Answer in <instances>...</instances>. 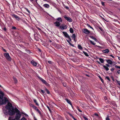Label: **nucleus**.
<instances>
[{"label":"nucleus","instance_id":"nucleus-1","mask_svg":"<svg viewBox=\"0 0 120 120\" xmlns=\"http://www.w3.org/2000/svg\"><path fill=\"white\" fill-rule=\"evenodd\" d=\"M5 108L6 109L8 110V111L6 110H3V112L5 114L7 115L8 114L9 115H12V114L14 113L13 111L15 109V108L13 107L11 103H8L7 105L6 106Z\"/></svg>","mask_w":120,"mask_h":120},{"label":"nucleus","instance_id":"nucleus-2","mask_svg":"<svg viewBox=\"0 0 120 120\" xmlns=\"http://www.w3.org/2000/svg\"><path fill=\"white\" fill-rule=\"evenodd\" d=\"M4 94L2 91H0V105L5 104L8 101V100L5 97L3 98Z\"/></svg>","mask_w":120,"mask_h":120},{"label":"nucleus","instance_id":"nucleus-3","mask_svg":"<svg viewBox=\"0 0 120 120\" xmlns=\"http://www.w3.org/2000/svg\"><path fill=\"white\" fill-rule=\"evenodd\" d=\"M13 112H14V113L12 114V115H14L15 113H17L15 116V119L16 120H19L20 118L21 115L20 111L15 108V109Z\"/></svg>","mask_w":120,"mask_h":120},{"label":"nucleus","instance_id":"nucleus-4","mask_svg":"<svg viewBox=\"0 0 120 120\" xmlns=\"http://www.w3.org/2000/svg\"><path fill=\"white\" fill-rule=\"evenodd\" d=\"M38 78L41 81L44 83L47 86L49 85V84L44 80L38 76Z\"/></svg>","mask_w":120,"mask_h":120},{"label":"nucleus","instance_id":"nucleus-5","mask_svg":"<svg viewBox=\"0 0 120 120\" xmlns=\"http://www.w3.org/2000/svg\"><path fill=\"white\" fill-rule=\"evenodd\" d=\"M4 56L5 57L6 59L8 60L11 61V58L8 53H4Z\"/></svg>","mask_w":120,"mask_h":120},{"label":"nucleus","instance_id":"nucleus-6","mask_svg":"<svg viewBox=\"0 0 120 120\" xmlns=\"http://www.w3.org/2000/svg\"><path fill=\"white\" fill-rule=\"evenodd\" d=\"M62 32L65 37L68 38L70 41H71V39L70 38V36L68 34L67 32L63 31Z\"/></svg>","mask_w":120,"mask_h":120},{"label":"nucleus","instance_id":"nucleus-7","mask_svg":"<svg viewBox=\"0 0 120 120\" xmlns=\"http://www.w3.org/2000/svg\"><path fill=\"white\" fill-rule=\"evenodd\" d=\"M64 17L65 19L67 20L69 22H72V20L70 18L67 17L66 15L64 16Z\"/></svg>","mask_w":120,"mask_h":120},{"label":"nucleus","instance_id":"nucleus-8","mask_svg":"<svg viewBox=\"0 0 120 120\" xmlns=\"http://www.w3.org/2000/svg\"><path fill=\"white\" fill-rule=\"evenodd\" d=\"M82 32L85 34H89L90 33V31L86 29H84L82 30Z\"/></svg>","mask_w":120,"mask_h":120},{"label":"nucleus","instance_id":"nucleus-9","mask_svg":"<svg viewBox=\"0 0 120 120\" xmlns=\"http://www.w3.org/2000/svg\"><path fill=\"white\" fill-rule=\"evenodd\" d=\"M11 15L13 17L15 18L16 20L18 21L20 19V18L19 17V16H17V15H15L14 14H12Z\"/></svg>","mask_w":120,"mask_h":120},{"label":"nucleus","instance_id":"nucleus-10","mask_svg":"<svg viewBox=\"0 0 120 120\" xmlns=\"http://www.w3.org/2000/svg\"><path fill=\"white\" fill-rule=\"evenodd\" d=\"M54 24L56 26L58 27L60 25L61 23L60 22L57 21L54 22Z\"/></svg>","mask_w":120,"mask_h":120},{"label":"nucleus","instance_id":"nucleus-11","mask_svg":"<svg viewBox=\"0 0 120 120\" xmlns=\"http://www.w3.org/2000/svg\"><path fill=\"white\" fill-rule=\"evenodd\" d=\"M31 63L34 66H36L37 64V63L33 60H32L31 61Z\"/></svg>","mask_w":120,"mask_h":120},{"label":"nucleus","instance_id":"nucleus-12","mask_svg":"<svg viewBox=\"0 0 120 120\" xmlns=\"http://www.w3.org/2000/svg\"><path fill=\"white\" fill-rule=\"evenodd\" d=\"M102 52L105 53H108L109 52V50L107 49H106L102 51Z\"/></svg>","mask_w":120,"mask_h":120},{"label":"nucleus","instance_id":"nucleus-13","mask_svg":"<svg viewBox=\"0 0 120 120\" xmlns=\"http://www.w3.org/2000/svg\"><path fill=\"white\" fill-rule=\"evenodd\" d=\"M43 6L45 8H48L50 7L49 5L47 4H44Z\"/></svg>","mask_w":120,"mask_h":120},{"label":"nucleus","instance_id":"nucleus-14","mask_svg":"<svg viewBox=\"0 0 120 120\" xmlns=\"http://www.w3.org/2000/svg\"><path fill=\"white\" fill-rule=\"evenodd\" d=\"M107 62L109 64H111L112 63V61L111 60H106Z\"/></svg>","mask_w":120,"mask_h":120},{"label":"nucleus","instance_id":"nucleus-15","mask_svg":"<svg viewBox=\"0 0 120 120\" xmlns=\"http://www.w3.org/2000/svg\"><path fill=\"white\" fill-rule=\"evenodd\" d=\"M56 20L59 21L58 22H62V20L60 17H59L57 18Z\"/></svg>","mask_w":120,"mask_h":120},{"label":"nucleus","instance_id":"nucleus-16","mask_svg":"<svg viewBox=\"0 0 120 120\" xmlns=\"http://www.w3.org/2000/svg\"><path fill=\"white\" fill-rule=\"evenodd\" d=\"M60 28L62 30H64V29H66L67 28V26H66L65 25L61 27L60 26Z\"/></svg>","mask_w":120,"mask_h":120},{"label":"nucleus","instance_id":"nucleus-17","mask_svg":"<svg viewBox=\"0 0 120 120\" xmlns=\"http://www.w3.org/2000/svg\"><path fill=\"white\" fill-rule=\"evenodd\" d=\"M103 67L105 69L106 71H108L109 70V69L107 66L104 65H103Z\"/></svg>","mask_w":120,"mask_h":120},{"label":"nucleus","instance_id":"nucleus-18","mask_svg":"<svg viewBox=\"0 0 120 120\" xmlns=\"http://www.w3.org/2000/svg\"><path fill=\"white\" fill-rule=\"evenodd\" d=\"M72 37L74 41H75V39L76 36L75 34H73L72 35Z\"/></svg>","mask_w":120,"mask_h":120},{"label":"nucleus","instance_id":"nucleus-19","mask_svg":"<svg viewBox=\"0 0 120 120\" xmlns=\"http://www.w3.org/2000/svg\"><path fill=\"white\" fill-rule=\"evenodd\" d=\"M99 60L101 63H103L104 62V60L101 58H99Z\"/></svg>","mask_w":120,"mask_h":120},{"label":"nucleus","instance_id":"nucleus-20","mask_svg":"<svg viewBox=\"0 0 120 120\" xmlns=\"http://www.w3.org/2000/svg\"><path fill=\"white\" fill-rule=\"evenodd\" d=\"M89 41L90 42V43L91 44H92V45H95L96 44V43L95 42H94L93 41H92L90 40Z\"/></svg>","mask_w":120,"mask_h":120},{"label":"nucleus","instance_id":"nucleus-21","mask_svg":"<svg viewBox=\"0 0 120 120\" xmlns=\"http://www.w3.org/2000/svg\"><path fill=\"white\" fill-rule=\"evenodd\" d=\"M66 100L67 102L69 104L71 105H72V104L70 101L68 99H67Z\"/></svg>","mask_w":120,"mask_h":120},{"label":"nucleus","instance_id":"nucleus-22","mask_svg":"<svg viewBox=\"0 0 120 120\" xmlns=\"http://www.w3.org/2000/svg\"><path fill=\"white\" fill-rule=\"evenodd\" d=\"M34 102L35 103L36 105H37V106H39V104L38 103L37 100L35 99H34Z\"/></svg>","mask_w":120,"mask_h":120},{"label":"nucleus","instance_id":"nucleus-23","mask_svg":"<svg viewBox=\"0 0 120 120\" xmlns=\"http://www.w3.org/2000/svg\"><path fill=\"white\" fill-rule=\"evenodd\" d=\"M70 32L71 33H73V29L71 28H70Z\"/></svg>","mask_w":120,"mask_h":120},{"label":"nucleus","instance_id":"nucleus-24","mask_svg":"<svg viewBox=\"0 0 120 120\" xmlns=\"http://www.w3.org/2000/svg\"><path fill=\"white\" fill-rule=\"evenodd\" d=\"M78 48L80 49L81 50L82 49V47L80 45H78Z\"/></svg>","mask_w":120,"mask_h":120},{"label":"nucleus","instance_id":"nucleus-25","mask_svg":"<svg viewBox=\"0 0 120 120\" xmlns=\"http://www.w3.org/2000/svg\"><path fill=\"white\" fill-rule=\"evenodd\" d=\"M83 52L84 55L86 56H89L88 53L84 51H83Z\"/></svg>","mask_w":120,"mask_h":120},{"label":"nucleus","instance_id":"nucleus-26","mask_svg":"<svg viewBox=\"0 0 120 120\" xmlns=\"http://www.w3.org/2000/svg\"><path fill=\"white\" fill-rule=\"evenodd\" d=\"M87 25L88 27H90V28L92 29L93 30H94V29L93 28V27L91 26L89 24H87Z\"/></svg>","mask_w":120,"mask_h":120},{"label":"nucleus","instance_id":"nucleus-27","mask_svg":"<svg viewBox=\"0 0 120 120\" xmlns=\"http://www.w3.org/2000/svg\"><path fill=\"white\" fill-rule=\"evenodd\" d=\"M13 79L14 80V82H15L16 83H17V79H16L15 78H13Z\"/></svg>","mask_w":120,"mask_h":120},{"label":"nucleus","instance_id":"nucleus-28","mask_svg":"<svg viewBox=\"0 0 120 120\" xmlns=\"http://www.w3.org/2000/svg\"><path fill=\"white\" fill-rule=\"evenodd\" d=\"M69 114V115L71 116L72 118L73 119H74V118H75L71 114V113H68Z\"/></svg>","mask_w":120,"mask_h":120},{"label":"nucleus","instance_id":"nucleus-29","mask_svg":"<svg viewBox=\"0 0 120 120\" xmlns=\"http://www.w3.org/2000/svg\"><path fill=\"white\" fill-rule=\"evenodd\" d=\"M99 77L100 79L102 82V83H104V81L103 79L101 78V77L100 76H99Z\"/></svg>","mask_w":120,"mask_h":120},{"label":"nucleus","instance_id":"nucleus-30","mask_svg":"<svg viewBox=\"0 0 120 120\" xmlns=\"http://www.w3.org/2000/svg\"><path fill=\"white\" fill-rule=\"evenodd\" d=\"M82 117L84 118L85 120H88V119L84 116H83Z\"/></svg>","mask_w":120,"mask_h":120},{"label":"nucleus","instance_id":"nucleus-31","mask_svg":"<svg viewBox=\"0 0 120 120\" xmlns=\"http://www.w3.org/2000/svg\"><path fill=\"white\" fill-rule=\"evenodd\" d=\"M33 108L35 110H37L38 109H37V107L34 105V106L33 107Z\"/></svg>","mask_w":120,"mask_h":120},{"label":"nucleus","instance_id":"nucleus-32","mask_svg":"<svg viewBox=\"0 0 120 120\" xmlns=\"http://www.w3.org/2000/svg\"><path fill=\"white\" fill-rule=\"evenodd\" d=\"M20 120H27L25 117L22 118Z\"/></svg>","mask_w":120,"mask_h":120},{"label":"nucleus","instance_id":"nucleus-33","mask_svg":"<svg viewBox=\"0 0 120 120\" xmlns=\"http://www.w3.org/2000/svg\"><path fill=\"white\" fill-rule=\"evenodd\" d=\"M46 107H47V108L48 109H49V111H50V112H51L52 111L50 109L49 107L47 105L46 106Z\"/></svg>","mask_w":120,"mask_h":120},{"label":"nucleus","instance_id":"nucleus-34","mask_svg":"<svg viewBox=\"0 0 120 120\" xmlns=\"http://www.w3.org/2000/svg\"><path fill=\"white\" fill-rule=\"evenodd\" d=\"M106 78L109 81H110L109 78L108 76H106Z\"/></svg>","mask_w":120,"mask_h":120},{"label":"nucleus","instance_id":"nucleus-35","mask_svg":"<svg viewBox=\"0 0 120 120\" xmlns=\"http://www.w3.org/2000/svg\"><path fill=\"white\" fill-rule=\"evenodd\" d=\"M115 67L116 68H118L120 69V66H118L117 65H116L115 66Z\"/></svg>","mask_w":120,"mask_h":120},{"label":"nucleus","instance_id":"nucleus-36","mask_svg":"<svg viewBox=\"0 0 120 120\" xmlns=\"http://www.w3.org/2000/svg\"><path fill=\"white\" fill-rule=\"evenodd\" d=\"M29 105L30 106H31V107H32L34 106V105H33V104H31L30 103H29Z\"/></svg>","mask_w":120,"mask_h":120},{"label":"nucleus","instance_id":"nucleus-37","mask_svg":"<svg viewBox=\"0 0 120 120\" xmlns=\"http://www.w3.org/2000/svg\"><path fill=\"white\" fill-rule=\"evenodd\" d=\"M36 110L37 111V112L39 113L40 114H41V112L38 109Z\"/></svg>","mask_w":120,"mask_h":120},{"label":"nucleus","instance_id":"nucleus-38","mask_svg":"<svg viewBox=\"0 0 120 120\" xmlns=\"http://www.w3.org/2000/svg\"><path fill=\"white\" fill-rule=\"evenodd\" d=\"M91 38H92V39H94V36H90L89 37Z\"/></svg>","mask_w":120,"mask_h":120},{"label":"nucleus","instance_id":"nucleus-39","mask_svg":"<svg viewBox=\"0 0 120 120\" xmlns=\"http://www.w3.org/2000/svg\"><path fill=\"white\" fill-rule=\"evenodd\" d=\"M106 120H110L108 116H107L106 118Z\"/></svg>","mask_w":120,"mask_h":120},{"label":"nucleus","instance_id":"nucleus-40","mask_svg":"<svg viewBox=\"0 0 120 120\" xmlns=\"http://www.w3.org/2000/svg\"><path fill=\"white\" fill-rule=\"evenodd\" d=\"M12 29H13L14 30H16V28L14 26H13L12 27Z\"/></svg>","mask_w":120,"mask_h":120},{"label":"nucleus","instance_id":"nucleus-41","mask_svg":"<svg viewBox=\"0 0 120 120\" xmlns=\"http://www.w3.org/2000/svg\"><path fill=\"white\" fill-rule=\"evenodd\" d=\"M93 40L96 42H98V40L96 38H94Z\"/></svg>","mask_w":120,"mask_h":120},{"label":"nucleus","instance_id":"nucleus-42","mask_svg":"<svg viewBox=\"0 0 120 120\" xmlns=\"http://www.w3.org/2000/svg\"><path fill=\"white\" fill-rule=\"evenodd\" d=\"M41 91L42 92V93L43 94H44L45 93V91L44 90H41Z\"/></svg>","mask_w":120,"mask_h":120},{"label":"nucleus","instance_id":"nucleus-43","mask_svg":"<svg viewBox=\"0 0 120 120\" xmlns=\"http://www.w3.org/2000/svg\"><path fill=\"white\" fill-rule=\"evenodd\" d=\"M117 82L119 85L120 86V81H117Z\"/></svg>","mask_w":120,"mask_h":120},{"label":"nucleus","instance_id":"nucleus-44","mask_svg":"<svg viewBox=\"0 0 120 120\" xmlns=\"http://www.w3.org/2000/svg\"><path fill=\"white\" fill-rule=\"evenodd\" d=\"M114 70V68H111L110 69V70L111 71H113Z\"/></svg>","mask_w":120,"mask_h":120},{"label":"nucleus","instance_id":"nucleus-45","mask_svg":"<svg viewBox=\"0 0 120 120\" xmlns=\"http://www.w3.org/2000/svg\"><path fill=\"white\" fill-rule=\"evenodd\" d=\"M94 115L96 116H98V115L97 113H95L94 114Z\"/></svg>","mask_w":120,"mask_h":120},{"label":"nucleus","instance_id":"nucleus-46","mask_svg":"<svg viewBox=\"0 0 120 120\" xmlns=\"http://www.w3.org/2000/svg\"><path fill=\"white\" fill-rule=\"evenodd\" d=\"M101 4L103 6H104L105 5L104 3L103 2H101Z\"/></svg>","mask_w":120,"mask_h":120},{"label":"nucleus","instance_id":"nucleus-47","mask_svg":"<svg viewBox=\"0 0 120 120\" xmlns=\"http://www.w3.org/2000/svg\"><path fill=\"white\" fill-rule=\"evenodd\" d=\"M117 73L119 74H120V70L118 71H117Z\"/></svg>","mask_w":120,"mask_h":120},{"label":"nucleus","instance_id":"nucleus-48","mask_svg":"<svg viewBox=\"0 0 120 120\" xmlns=\"http://www.w3.org/2000/svg\"><path fill=\"white\" fill-rule=\"evenodd\" d=\"M36 28L39 30H41V29L39 27H37Z\"/></svg>","mask_w":120,"mask_h":120},{"label":"nucleus","instance_id":"nucleus-49","mask_svg":"<svg viewBox=\"0 0 120 120\" xmlns=\"http://www.w3.org/2000/svg\"><path fill=\"white\" fill-rule=\"evenodd\" d=\"M110 56L112 57L113 58H114L115 57L114 56H113L112 55H110Z\"/></svg>","mask_w":120,"mask_h":120},{"label":"nucleus","instance_id":"nucleus-50","mask_svg":"<svg viewBox=\"0 0 120 120\" xmlns=\"http://www.w3.org/2000/svg\"><path fill=\"white\" fill-rule=\"evenodd\" d=\"M77 109L79 112H82V111L78 108Z\"/></svg>","mask_w":120,"mask_h":120},{"label":"nucleus","instance_id":"nucleus-51","mask_svg":"<svg viewBox=\"0 0 120 120\" xmlns=\"http://www.w3.org/2000/svg\"><path fill=\"white\" fill-rule=\"evenodd\" d=\"M46 92L48 94H49L50 93V92L48 90H47Z\"/></svg>","mask_w":120,"mask_h":120},{"label":"nucleus","instance_id":"nucleus-52","mask_svg":"<svg viewBox=\"0 0 120 120\" xmlns=\"http://www.w3.org/2000/svg\"><path fill=\"white\" fill-rule=\"evenodd\" d=\"M97 62L99 64H100V65H101V64L99 62V61H97Z\"/></svg>","mask_w":120,"mask_h":120},{"label":"nucleus","instance_id":"nucleus-53","mask_svg":"<svg viewBox=\"0 0 120 120\" xmlns=\"http://www.w3.org/2000/svg\"><path fill=\"white\" fill-rule=\"evenodd\" d=\"M106 65L108 67H109V65L108 64H106Z\"/></svg>","mask_w":120,"mask_h":120},{"label":"nucleus","instance_id":"nucleus-54","mask_svg":"<svg viewBox=\"0 0 120 120\" xmlns=\"http://www.w3.org/2000/svg\"><path fill=\"white\" fill-rule=\"evenodd\" d=\"M3 50L4 52H7V51H6V50H5L4 49V48H3Z\"/></svg>","mask_w":120,"mask_h":120},{"label":"nucleus","instance_id":"nucleus-55","mask_svg":"<svg viewBox=\"0 0 120 120\" xmlns=\"http://www.w3.org/2000/svg\"><path fill=\"white\" fill-rule=\"evenodd\" d=\"M30 1L33 2L35 1V0H30Z\"/></svg>","mask_w":120,"mask_h":120},{"label":"nucleus","instance_id":"nucleus-56","mask_svg":"<svg viewBox=\"0 0 120 120\" xmlns=\"http://www.w3.org/2000/svg\"><path fill=\"white\" fill-rule=\"evenodd\" d=\"M48 62L50 64H52V62L51 61H48Z\"/></svg>","mask_w":120,"mask_h":120},{"label":"nucleus","instance_id":"nucleus-57","mask_svg":"<svg viewBox=\"0 0 120 120\" xmlns=\"http://www.w3.org/2000/svg\"><path fill=\"white\" fill-rule=\"evenodd\" d=\"M67 41H68V42L69 44L70 45H71V43H70V42H69V41L68 40H67Z\"/></svg>","mask_w":120,"mask_h":120},{"label":"nucleus","instance_id":"nucleus-58","mask_svg":"<svg viewBox=\"0 0 120 120\" xmlns=\"http://www.w3.org/2000/svg\"><path fill=\"white\" fill-rule=\"evenodd\" d=\"M4 30L5 31H6V28H4Z\"/></svg>","mask_w":120,"mask_h":120},{"label":"nucleus","instance_id":"nucleus-59","mask_svg":"<svg viewBox=\"0 0 120 120\" xmlns=\"http://www.w3.org/2000/svg\"><path fill=\"white\" fill-rule=\"evenodd\" d=\"M26 10H27V11H28V12L29 13V11L27 9H26Z\"/></svg>","mask_w":120,"mask_h":120},{"label":"nucleus","instance_id":"nucleus-60","mask_svg":"<svg viewBox=\"0 0 120 120\" xmlns=\"http://www.w3.org/2000/svg\"><path fill=\"white\" fill-rule=\"evenodd\" d=\"M48 90L46 88L45 89V91H47V90Z\"/></svg>","mask_w":120,"mask_h":120},{"label":"nucleus","instance_id":"nucleus-61","mask_svg":"<svg viewBox=\"0 0 120 120\" xmlns=\"http://www.w3.org/2000/svg\"><path fill=\"white\" fill-rule=\"evenodd\" d=\"M104 99H105V100H106L107 99V98L106 97H105Z\"/></svg>","mask_w":120,"mask_h":120},{"label":"nucleus","instance_id":"nucleus-62","mask_svg":"<svg viewBox=\"0 0 120 120\" xmlns=\"http://www.w3.org/2000/svg\"><path fill=\"white\" fill-rule=\"evenodd\" d=\"M118 59L120 60V57H118Z\"/></svg>","mask_w":120,"mask_h":120},{"label":"nucleus","instance_id":"nucleus-63","mask_svg":"<svg viewBox=\"0 0 120 120\" xmlns=\"http://www.w3.org/2000/svg\"><path fill=\"white\" fill-rule=\"evenodd\" d=\"M38 0H35V2L37 3Z\"/></svg>","mask_w":120,"mask_h":120},{"label":"nucleus","instance_id":"nucleus-64","mask_svg":"<svg viewBox=\"0 0 120 120\" xmlns=\"http://www.w3.org/2000/svg\"><path fill=\"white\" fill-rule=\"evenodd\" d=\"M39 51L40 52H41V49H39Z\"/></svg>","mask_w":120,"mask_h":120}]
</instances>
